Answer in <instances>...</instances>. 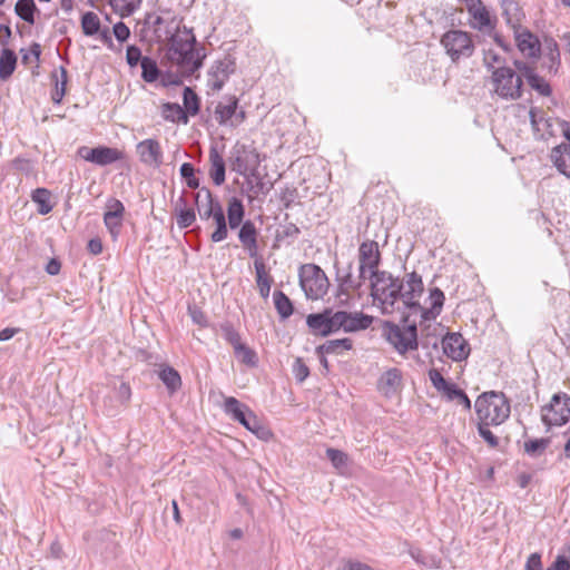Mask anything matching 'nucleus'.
Wrapping results in <instances>:
<instances>
[{
	"mask_svg": "<svg viewBox=\"0 0 570 570\" xmlns=\"http://www.w3.org/2000/svg\"><path fill=\"white\" fill-rule=\"evenodd\" d=\"M197 41L191 29L176 28L166 46L164 59L169 68H175L181 76H191L203 66L205 53L196 48Z\"/></svg>",
	"mask_w": 570,
	"mask_h": 570,
	"instance_id": "obj_1",
	"label": "nucleus"
},
{
	"mask_svg": "<svg viewBox=\"0 0 570 570\" xmlns=\"http://www.w3.org/2000/svg\"><path fill=\"white\" fill-rule=\"evenodd\" d=\"M491 94L502 100H518L523 95V76L509 66L497 68L489 77Z\"/></svg>",
	"mask_w": 570,
	"mask_h": 570,
	"instance_id": "obj_2",
	"label": "nucleus"
},
{
	"mask_svg": "<svg viewBox=\"0 0 570 570\" xmlns=\"http://www.w3.org/2000/svg\"><path fill=\"white\" fill-rule=\"evenodd\" d=\"M478 420L485 424L500 425L510 415V404L502 392H484L478 396L475 404Z\"/></svg>",
	"mask_w": 570,
	"mask_h": 570,
	"instance_id": "obj_3",
	"label": "nucleus"
},
{
	"mask_svg": "<svg viewBox=\"0 0 570 570\" xmlns=\"http://www.w3.org/2000/svg\"><path fill=\"white\" fill-rule=\"evenodd\" d=\"M372 297L382 306L383 313H392L394 304L400 298L403 285L386 271H379L370 276Z\"/></svg>",
	"mask_w": 570,
	"mask_h": 570,
	"instance_id": "obj_4",
	"label": "nucleus"
},
{
	"mask_svg": "<svg viewBox=\"0 0 570 570\" xmlns=\"http://www.w3.org/2000/svg\"><path fill=\"white\" fill-rule=\"evenodd\" d=\"M224 411L234 421L240 423L245 429L254 433L262 440H268L272 435L271 431L265 429L258 421L255 413L236 397L228 396L224 401Z\"/></svg>",
	"mask_w": 570,
	"mask_h": 570,
	"instance_id": "obj_5",
	"label": "nucleus"
},
{
	"mask_svg": "<svg viewBox=\"0 0 570 570\" xmlns=\"http://www.w3.org/2000/svg\"><path fill=\"white\" fill-rule=\"evenodd\" d=\"M440 42L452 62L472 57L475 50L471 35L460 29L446 31Z\"/></svg>",
	"mask_w": 570,
	"mask_h": 570,
	"instance_id": "obj_6",
	"label": "nucleus"
},
{
	"mask_svg": "<svg viewBox=\"0 0 570 570\" xmlns=\"http://www.w3.org/2000/svg\"><path fill=\"white\" fill-rule=\"evenodd\" d=\"M299 285L309 299H320L328 291L330 282L325 272L315 264H305L299 268Z\"/></svg>",
	"mask_w": 570,
	"mask_h": 570,
	"instance_id": "obj_7",
	"label": "nucleus"
},
{
	"mask_svg": "<svg viewBox=\"0 0 570 570\" xmlns=\"http://www.w3.org/2000/svg\"><path fill=\"white\" fill-rule=\"evenodd\" d=\"M386 341L396 350L401 355L410 351L417 350V330L415 324L397 325L386 322L383 327Z\"/></svg>",
	"mask_w": 570,
	"mask_h": 570,
	"instance_id": "obj_8",
	"label": "nucleus"
},
{
	"mask_svg": "<svg viewBox=\"0 0 570 570\" xmlns=\"http://www.w3.org/2000/svg\"><path fill=\"white\" fill-rule=\"evenodd\" d=\"M542 422L547 426H561L570 419V397L564 393H557L551 402L542 407Z\"/></svg>",
	"mask_w": 570,
	"mask_h": 570,
	"instance_id": "obj_9",
	"label": "nucleus"
},
{
	"mask_svg": "<svg viewBox=\"0 0 570 570\" xmlns=\"http://www.w3.org/2000/svg\"><path fill=\"white\" fill-rule=\"evenodd\" d=\"M78 155L83 160L98 166H107L124 158V153L121 150L107 146H98L95 148L81 146L78 149Z\"/></svg>",
	"mask_w": 570,
	"mask_h": 570,
	"instance_id": "obj_10",
	"label": "nucleus"
},
{
	"mask_svg": "<svg viewBox=\"0 0 570 570\" xmlns=\"http://www.w3.org/2000/svg\"><path fill=\"white\" fill-rule=\"evenodd\" d=\"M306 324L314 335L327 336L338 332L336 312L331 308H326L322 313L307 315Z\"/></svg>",
	"mask_w": 570,
	"mask_h": 570,
	"instance_id": "obj_11",
	"label": "nucleus"
},
{
	"mask_svg": "<svg viewBox=\"0 0 570 570\" xmlns=\"http://www.w3.org/2000/svg\"><path fill=\"white\" fill-rule=\"evenodd\" d=\"M136 153L141 164L159 168L163 165V149L157 139L148 138L141 140L136 146Z\"/></svg>",
	"mask_w": 570,
	"mask_h": 570,
	"instance_id": "obj_12",
	"label": "nucleus"
},
{
	"mask_svg": "<svg viewBox=\"0 0 570 570\" xmlns=\"http://www.w3.org/2000/svg\"><path fill=\"white\" fill-rule=\"evenodd\" d=\"M403 285L400 298H402L403 303L409 308L419 309L420 304L417 298L423 293V282L420 274L416 272H412L406 275L404 282L401 283Z\"/></svg>",
	"mask_w": 570,
	"mask_h": 570,
	"instance_id": "obj_13",
	"label": "nucleus"
},
{
	"mask_svg": "<svg viewBox=\"0 0 570 570\" xmlns=\"http://www.w3.org/2000/svg\"><path fill=\"white\" fill-rule=\"evenodd\" d=\"M444 354L453 361L465 360L470 354V346L460 333H448L442 338Z\"/></svg>",
	"mask_w": 570,
	"mask_h": 570,
	"instance_id": "obj_14",
	"label": "nucleus"
},
{
	"mask_svg": "<svg viewBox=\"0 0 570 570\" xmlns=\"http://www.w3.org/2000/svg\"><path fill=\"white\" fill-rule=\"evenodd\" d=\"M235 61L229 57L216 61L208 71V83L213 90L219 91L230 75L235 72Z\"/></svg>",
	"mask_w": 570,
	"mask_h": 570,
	"instance_id": "obj_15",
	"label": "nucleus"
},
{
	"mask_svg": "<svg viewBox=\"0 0 570 570\" xmlns=\"http://www.w3.org/2000/svg\"><path fill=\"white\" fill-rule=\"evenodd\" d=\"M513 65L522 73L528 85L540 96L549 97L552 94L549 82L537 73L534 67L521 60H514Z\"/></svg>",
	"mask_w": 570,
	"mask_h": 570,
	"instance_id": "obj_16",
	"label": "nucleus"
},
{
	"mask_svg": "<svg viewBox=\"0 0 570 570\" xmlns=\"http://www.w3.org/2000/svg\"><path fill=\"white\" fill-rule=\"evenodd\" d=\"M357 258L360 265L363 267H368L370 276L379 272V266L381 264V252L377 242L372 239L362 242L358 247Z\"/></svg>",
	"mask_w": 570,
	"mask_h": 570,
	"instance_id": "obj_17",
	"label": "nucleus"
},
{
	"mask_svg": "<svg viewBox=\"0 0 570 570\" xmlns=\"http://www.w3.org/2000/svg\"><path fill=\"white\" fill-rule=\"evenodd\" d=\"M336 321L338 331L343 330L344 332L348 333L366 330L371 326L373 318L372 316L365 315L363 313L337 311Z\"/></svg>",
	"mask_w": 570,
	"mask_h": 570,
	"instance_id": "obj_18",
	"label": "nucleus"
},
{
	"mask_svg": "<svg viewBox=\"0 0 570 570\" xmlns=\"http://www.w3.org/2000/svg\"><path fill=\"white\" fill-rule=\"evenodd\" d=\"M195 203L200 219L214 218L223 208L222 204L213 197L212 191L203 187L195 195Z\"/></svg>",
	"mask_w": 570,
	"mask_h": 570,
	"instance_id": "obj_19",
	"label": "nucleus"
},
{
	"mask_svg": "<svg viewBox=\"0 0 570 570\" xmlns=\"http://www.w3.org/2000/svg\"><path fill=\"white\" fill-rule=\"evenodd\" d=\"M464 3L469 14L473 19V22H471L472 28L480 31L494 28L490 13L481 0H464Z\"/></svg>",
	"mask_w": 570,
	"mask_h": 570,
	"instance_id": "obj_20",
	"label": "nucleus"
},
{
	"mask_svg": "<svg viewBox=\"0 0 570 570\" xmlns=\"http://www.w3.org/2000/svg\"><path fill=\"white\" fill-rule=\"evenodd\" d=\"M229 160L232 169L242 176L255 170L259 163L258 154L247 151L244 147L235 149Z\"/></svg>",
	"mask_w": 570,
	"mask_h": 570,
	"instance_id": "obj_21",
	"label": "nucleus"
},
{
	"mask_svg": "<svg viewBox=\"0 0 570 570\" xmlns=\"http://www.w3.org/2000/svg\"><path fill=\"white\" fill-rule=\"evenodd\" d=\"M402 372L396 367L386 370L377 380V390L385 397L396 395L402 387Z\"/></svg>",
	"mask_w": 570,
	"mask_h": 570,
	"instance_id": "obj_22",
	"label": "nucleus"
},
{
	"mask_svg": "<svg viewBox=\"0 0 570 570\" xmlns=\"http://www.w3.org/2000/svg\"><path fill=\"white\" fill-rule=\"evenodd\" d=\"M258 230L252 220H246L239 227L238 239L250 258L258 256Z\"/></svg>",
	"mask_w": 570,
	"mask_h": 570,
	"instance_id": "obj_23",
	"label": "nucleus"
},
{
	"mask_svg": "<svg viewBox=\"0 0 570 570\" xmlns=\"http://www.w3.org/2000/svg\"><path fill=\"white\" fill-rule=\"evenodd\" d=\"M125 207L118 199H110L107 203V212L104 215V222L110 233L116 236L121 226Z\"/></svg>",
	"mask_w": 570,
	"mask_h": 570,
	"instance_id": "obj_24",
	"label": "nucleus"
},
{
	"mask_svg": "<svg viewBox=\"0 0 570 570\" xmlns=\"http://www.w3.org/2000/svg\"><path fill=\"white\" fill-rule=\"evenodd\" d=\"M225 160L217 150L212 147L209 150V176L216 186H220L225 183Z\"/></svg>",
	"mask_w": 570,
	"mask_h": 570,
	"instance_id": "obj_25",
	"label": "nucleus"
},
{
	"mask_svg": "<svg viewBox=\"0 0 570 570\" xmlns=\"http://www.w3.org/2000/svg\"><path fill=\"white\" fill-rule=\"evenodd\" d=\"M51 81L53 83V90L51 99L55 104H60L67 91L68 71L63 66L55 69L51 72Z\"/></svg>",
	"mask_w": 570,
	"mask_h": 570,
	"instance_id": "obj_26",
	"label": "nucleus"
},
{
	"mask_svg": "<svg viewBox=\"0 0 570 570\" xmlns=\"http://www.w3.org/2000/svg\"><path fill=\"white\" fill-rule=\"evenodd\" d=\"M519 50L528 58H535L540 53V42L537 37L525 31L517 37Z\"/></svg>",
	"mask_w": 570,
	"mask_h": 570,
	"instance_id": "obj_27",
	"label": "nucleus"
},
{
	"mask_svg": "<svg viewBox=\"0 0 570 570\" xmlns=\"http://www.w3.org/2000/svg\"><path fill=\"white\" fill-rule=\"evenodd\" d=\"M245 208L240 199L232 197L227 206V219L230 229H236L243 225Z\"/></svg>",
	"mask_w": 570,
	"mask_h": 570,
	"instance_id": "obj_28",
	"label": "nucleus"
},
{
	"mask_svg": "<svg viewBox=\"0 0 570 570\" xmlns=\"http://www.w3.org/2000/svg\"><path fill=\"white\" fill-rule=\"evenodd\" d=\"M430 297L432 299V307L430 309L423 308L421 305L419 307V311L421 312V318L423 324L424 322L434 320L436 315L440 314V309L443 306L444 302V294L441 289L434 288L430 293Z\"/></svg>",
	"mask_w": 570,
	"mask_h": 570,
	"instance_id": "obj_29",
	"label": "nucleus"
},
{
	"mask_svg": "<svg viewBox=\"0 0 570 570\" xmlns=\"http://www.w3.org/2000/svg\"><path fill=\"white\" fill-rule=\"evenodd\" d=\"M352 348V340L351 338H336L328 340L324 344L316 347L317 354H336L340 355L345 351Z\"/></svg>",
	"mask_w": 570,
	"mask_h": 570,
	"instance_id": "obj_30",
	"label": "nucleus"
},
{
	"mask_svg": "<svg viewBox=\"0 0 570 570\" xmlns=\"http://www.w3.org/2000/svg\"><path fill=\"white\" fill-rule=\"evenodd\" d=\"M238 99L235 96L227 98V102H219L215 108V118L219 125H225L236 114Z\"/></svg>",
	"mask_w": 570,
	"mask_h": 570,
	"instance_id": "obj_31",
	"label": "nucleus"
},
{
	"mask_svg": "<svg viewBox=\"0 0 570 570\" xmlns=\"http://www.w3.org/2000/svg\"><path fill=\"white\" fill-rule=\"evenodd\" d=\"M256 283L259 289V294L263 298L269 296L272 278L267 275L265 264L262 261H255Z\"/></svg>",
	"mask_w": 570,
	"mask_h": 570,
	"instance_id": "obj_32",
	"label": "nucleus"
},
{
	"mask_svg": "<svg viewBox=\"0 0 570 570\" xmlns=\"http://www.w3.org/2000/svg\"><path fill=\"white\" fill-rule=\"evenodd\" d=\"M17 66V56L11 49H3L0 55V78L8 79Z\"/></svg>",
	"mask_w": 570,
	"mask_h": 570,
	"instance_id": "obj_33",
	"label": "nucleus"
},
{
	"mask_svg": "<svg viewBox=\"0 0 570 570\" xmlns=\"http://www.w3.org/2000/svg\"><path fill=\"white\" fill-rule=\"evenodd\" d=\"M552 158L558 170L570 178V149L564 147L561 150V147H557L552 151Z\"/></svg>",
	"mask_w": 570,
	"mask_h": 570,
	"instance_id": "obj_34",
	"label": "nucleus"
},
{
	"mask_svg": "<svg viewBox=\"0 0 570 570\" xmlns=\"http://www.w3.org/2000/svg\"><path fill=\"white\" fill-rule=\"evenodd\" d=\"M51 194L46 188H37L32 193V200L37 204V212L40 215H47L52 210V205L50 204Z\"/></svg>",
	"mask_w": 570,
	"mask_h": 570,
	"instance_id": "obj_35",
	"label": "nucleus"
},
{
	"mask_svg": "<svg viewBox=\"0 0 570 570\" xmlns=\"http://www.w3.org/2000/svg\"><path fill=\"white\" fill-rule=\"evenodd\" d=\"M159 379L163 381L170 393L176 392L181 386V379L179 373L170 366H167L159 372Z\"/></svg>",
	"mask_w": 570,
	"mask_h": 570,
	"instance_id": "obj_36",
	"label": "nucleus"
},
{
	"mask_svg": "<svg viewBox=\"0 0 570 570\" xmlns=\"http://www.w3.org/2000/svg\"><path fill=\"white\" fill-rule=\"evenodd\" d=\"M213 219L216 225V229L212 233L210 240L213 243L225 240L228 236V223L226 222L224 209L222 208Z\"/></svg>",
	"mask_w": 570,
	"mask_h": 570,
	"instance_id": "obj_37",
	"label": "nucleus"
},
{
	"mask_svg": "<svg viewBox=\"0 0 570 570\" xmlns=\"http://www.w3.org/2000/svg\"><path fill=\"white\" fill-rule=\"evenodd\" d=\"M273 298L275 308L282 318H287L293 314V304L282 291H275Z\"/></svg>",
	"mask_w": 570,
	"mask_h": 570,
	"instance_id": "obj_38",
	"label": "nucleus"
},
{
	"mask_svg": "<svg viewBox=\"0 0 570 570\" xmlns=\"http://www.w3.org/2000/svg\"><path fill=\"white\" fill-rule=\"evenodd\" d=\"M36 10L37 7L33 0H18L14 7L17 16H19L23 21L30 24L35 23Z\"/></svg>",
	"mask_w": 570,
	"mask_h": 570,
	"instance_id": "obj_39",
	"label": "nucleus"
},
{
	"mask_svg": "<svg viewBox=\"0 0 570 570\" xmlns=\"http://www.w3.org/2000/svg\"><path fill=\"white\" fill-rule=\"evenodd\" d=\"M100 19L99 17L91 11H88L81 17V28L82 32L86 36H94L100 30Z\"/></svg>",
	"mask_w": 570,
	"mask_h": 570,
	"instance_id": "obj_40",
	"label": "nucleus"
},
{
	"mask_svg": "<svg viewBox=\"0 0 570 570\" xmlns=\"http://www.w3.org/2000/svg\"><path fill=\"white\" fill-rule=\"evenodd\" d=\"M114 11L121 17H128L140 6L141 0H109Z\"/></svg>",
	"mask_w": 570,
	"mask_h": 570,
	"instance_id": "obj_41",
	"label": "nucleus"
},
{
	"mask_svg": "<svg viewBox=\"0 0 570 570\" xmlns=\"http://www.w3.org/2000/svg\"><path fill=\"white\" fill-rule=\"evenodd\" d=\"M234 354L239 362L247 366L255 367L257 365V355L255 351L245 344L236 346Z\"/></svg>",
	"mask_w": 570,
	"mask_h": 570,
	"instance_id": "obj_42",
	"label": "nucleus"
},
{
	"mask_svg": "<svg viewBox=\"0 0 570 570\" xmlns=\"http://www.w3.org/2000/svg\"><path fill=\"white\" fill-rule=\"evenodd\" d=\"M140 67H141V78L146 82H154L158 79L159 69L154 59H151L149 57H144Z\"/></svg>",
	"mask_w": 570,
	"mask_h": 570,
	"instance_id": "obj_43",
	"label": "nucleus"
},
{
	"mask_svg": "<svg viewBox=\"0 0 570 570\" xmlns=\"http://www.w3.org/2000/svg\"><path fill=\"white\" fill-rule=\"evenodd\" d=\"M505 59L495 50L489 49L484 51L483 63L487 70L492 75V71L497 68H503Z\"/></svg>",
	"mask_w": 570,
	"mask_h": 570,
	"instance_id": "obj_44",
	"label": "nucleus"
},
{
	"mask_svg": "<svg viewBox=\"0 0 570 570\" xmlns=\"http://www.w3.org/2000/svg\"><path fill=\"white\" fill-rule=\"evenodd\" d=\"M183 99H184V108L186 110L185 114L188 112L191 116H195L199 111L198 96L195 94V91L191 88L186 87L184 89Z\"/></svg>",
	"mask_w": 570,
	"mask_h": 570,
	"instance_id": "obj_45",
	"label": "nucleus"
},
{
	"mask_svg": "<svg viewBox=\"0 0 570 570\" xmlns=\"http://www.w3.org/2000/svg\"><path fill=\"white\" fill-rule=\"evenodd\" d=\"M163 117L166 120H183L185 124L188 121L185 110L177 104H165L163 106Z\"/></svg>",
	"mask_w": 570,
	"mask_h": 570,
	"instance_id": "obj_46",
	"label": "nucleus"
},
{
	"mask_svg": "<svg viewBox=\"0 0 570 570\" xmlns=\"http://www.w3.org/2000/svg\"><path fill=\"white\" fill-rule=\"evenodd\" d=\"M444 396L448 401H456L459 404H462L464 409L470 410L471 409V401L465 394V392L461 389H459L454 383L451 384V386L445 392Z\"/></svg>",
	"mask_w": 570,
	"mask_h": 570,
	"instance_id": "obj_47",
	"label": "nucleus"
},
{
	"mask_svg": "<svg viewBox=\"0 0 570 570\" xmlns=\"http://www.w3.org/2000/svg\"><path fill=\"white\" fill-rule=\"evenodd\" d=\"M337 278L340 282V287L343 292L356 291L360 288V282L356 281V277L352 274V264L348 265L347 272L345 274H340L337 272Z\"/></svg>",
	"mask_w": 570,
	"mask_h": 570,
	"instance_id": "obj_48",
	"label": "nucleus"
},
{
	"mask_svg": "<svg viewBox=\"0 0 570 570\" xmlns=\"http://www.w3.org/2000/svg\"><path fill=\"white\" fill-rule=\"evenodd\" d=\"M549 439H534L524 442V451L530 456H540L548 448Z\"/></svg>",
	"mask_w": 570,
	"mask_h": 570,
	"instance_id": "obj_49",
	"label": "nucleus"
},
{
	"mask_svg": "<svg viewBox=\"0 0 570 570\" xmlns=\"http://www.w3.org/2000/svg\"><path fill=\"white\" fill-rule=\"evenodd\" d=\"M429 377H430L432 385L436 389V391L442 393L443 395L445 394V392L452 384V383L448 382L443 377V375L435 368H433L429 372Z\"/></svg>",
	"mask_w": 570,
	"mask_h": 570,
	"instance_id": "obj_50",
	"label": "nucleus"
},
{
	"mask_svg": "<svg viewBox=\"0 0 570 570\" xmlns=\"http://www.w3.org/2000/svg\"><path fill=\"white\" fill-rule=\"evenodd\" d=\"M180 175L186 179L187 186L189 188H198L199 179L195 177V168L190 163H184L180 166Z\"/></svg>",
	"mask_w": 570,
	"mask_h": 570,
	"instance_id": "obj_51",
	"label": "nucleus"
},
{
	"mask_svg": "<svg viewBox=\"0 0 570 570\" xmlns=\"http://www.w3.org/2000/svg\"><path fill=\"white\" fill-rule=\"evenodd\" d=\"M326 456L336 469L344 468L347 463V455L341 450L330 448L326 450Z\"/></svg>",
	"mask_w": 570,
	"mask_h": 570,
	"instance_id": "obj_52",
	"label": "nucleus"
},
{
	"mask_svg": "<svg viewBox=\"0 0 570 570\" xmlns=\"http://www.w3.org/2000/svg\"><path fill=\"white\" fill-rule=\"evenodd\" d=\"M196 220V215L194 209H185L180 208L179 214L177 216V225L179 228H187L194 224Z\"/></svg>",
	"mask_w": 570,
	"mask_h": 570,
	"instance_id": "obj_53",
	"label": "nucleus"
},
{
	"mask_svg": "<svg viewBox=\"0 0 570 570\" xmlns=\"http://www.w3.org/2000/svg\"><path fill=\"white\" fill-rule=\"evenodd\" d=\"M491 424H485L484 422H480L478 424V431L480 436L491 446L497 448L499 444V439L490 431L489 426Z\"/></svg>",
	"mask_w": 570,
	"mask_h": 570,
	"instance_id": "obj_54",
	"label": "nucleus"
},
{
	"mask_svg": "<svg viewBox=\"0 0 570 570\" xmlns=\"http://www.w3.org/2000/svg\"><path fill=\"white\" fill-rule=\"evenodd\" d=\"M222 331L224 333L225 340L233 346L234 350L236 346L243 344L239 333L230 324L222 325Z\"/></svg>",
	"mask_w": 570,
	"mask_h": 570,
	"instance_id": "obj_55",
	"label": "nucleus"
},
{
	"mask_svg": "<svg viewBox=\"0 0 570 570\" xmlns=\"http://www.w3.org/2000/svg\"><path fill=\"white\" fill-rule=\"evenodd\" d=\"M142 59L140 48L134 45L127 47L126 61L130 67H136L138 63L141 65Z\"/></svg>",
	"mask_w": 570,
	"mask_h": 570,
	"instance_id": "obj_56",
	"label": "nucleus"
},
{
	"mask_svg": "<svg viewBox=\"0 0 570 570\" xmlns=\"http://www.w3.org/2000/svg\"><path fill=\"white\" fill-rule=\"evenodd\" d=\"M293 373L298 382H303L308 375V366L304 363L303 358L297 357L293 364Z\"/></svg>",
	"mask_w": 570,
	"mask_h": 570,
	"instance_id": "obj_57",
	"label": "nucleus"
},
{
	"mask_svg": "<svg viewBox=\"0 0 570 570\" xmlns=\"http://www.w3.org/2000/svg\"><path fill=\"white\" fill-rule=\"evenodd\" d=\"M297 197V189L294 187H286L281 191L279 199L285 208H289Z\"/></svg>",
	"mask_w": 570,
	"mask_h": 570,
	"instance_id": "obj_58",
	"label": "nucleus"
},
{
	"mask_svg": "<svg viewBox=\"0 0 570 570\" xmlns=\"http://www.w3.org/2000/svg\"><path fill=\"white\" fill-rule=\"evenodd\" d=\"M112 32L116 39L120 42L126 41L130 36L129 28L121 21L114 24Z\"/></svg>",
	"mask_w": 570,
	"mask_h": 570,
	"instance_id": "obj_59",
	"label": "nucleus"
},
{
	"mask_svg": "<svg viewBox=\"0 0 570 570\" xmlns=\"http://www.w3.org/2000/svg\"><path fill=\"white\" fill-rule=\"evenodd\" d=\"M301 234L299 228L294 223H287L282 226L281 237L296 239Z\"/></svg>",
	"mask_w": 570,
	"mask_h": 570,
	"instance_id": "obj_60",
	"label": "nucleus"
},
{
	"mask_svg": "<svg viewBox=\"0 0 570 570\" xmlns=\"http://www.w3.org/2000/svg\"><path fill=\"white\" fill-rule=\"evenodd\" d=\"M340 570H375L371 566L361 562L358 560H345L343 561L342 567Z\"/></svg>",
	"mask_w": 570,
	"mask_h": 570,
	"instance_id": "obj_61",
	"label": "nucleus"
},
{
	"mask_svg": "<svg viewBox=\"0 0 570 570\" xmlns=\"http://www.w3.org/2000/svg\"><path fill=\"white\" fill-rule=\"evenodd\" d=\"M524 570H543L541 554L538 552L531 553L525 562Z\"/></svg>",
	"mask_w": 570,
	"mask_h": 570,
	"instance_id": "obj_62",
	"label": "nucleus"
},
{
	"mask_svg": "<svg viewBox=\"0 0 570 570\" xmlns=\"http://www.w3.org/2000/svg\"><path fill=\"white\" fill-rule=\"evenodd\" d=\"M188 311H189V315H190L191 320L196 324H198L200 326L207 325L206 316L200 309H198L196 307H189Z\"/></svg>",
	"mask_w": 570,
	"mask_h": 570,
	"instance_id": "obj_63",
	"label": "nucleus"
},
{
	"mask_svg": "<svg viewBox=\"0 0 570 570\" xmlns=\"http://www.w3.org/2000/svg\"><path fill=\"white\" fill-rule=\"evenodd\" d=\"M570 562L563 556H558L554 562L546 570H569Z\"/></svg>",
	"mask_w": 570,
	"mask_h": 570,
	"instance_id": "obj_64",
	"label": "nucleus"
}]
</instances>
